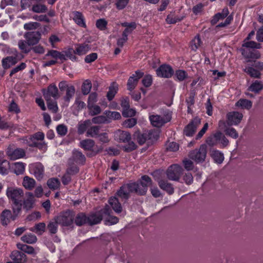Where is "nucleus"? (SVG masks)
<instances>
[{
	"instance_id": "39",
	"label": "nucleus",
	"mask_w": 263,
	"mask_h": 263,
	"mask_svg": "<svg viewBox=\"0 0 263 263\" xmlns=\"http://www.w3.org/2000/svg\"><path fill=\"white\" fill-rule=\"evenodd\" d=\"M94 145L95 142L91 139L83 140L80 143V146L85 150H91Z\"/></svg>"
},
{
	"instance_id": "46",
	"label": "nucleus",
	"mask_w": 263,
	"mask_h": 263,
	"mask_svg": "<svg viewBox=\"0 0 263 263\" xmlns=\"http://www.w3.org/2000/svg\"><path fill=\"white\" fill-rule=\"evenodd\" d=\"M30 146H34L37 147L43 152H45L47 149V144L43 141H35L34 143H28Z\"/></svg>"
},
{
	"instance_id": "15",
	"label": "nucleus",
	"mask_w": 263,
	"mask_h": 263,
	"mask_svg": "<svg viewBox=\"0 0 263 263\" xmlns=\"http://www.w3.org/2000/svg\"><path fill=\"white\" fill-rule=\"evenodd\" d=\"M57 222L64 226H70L73 220V217L70 212H65L56 218Z\"/></svg>"
},
{
	"instance_id": "27",
	"label": "nucleus",
	"mask_w": 263,
	"mask_h": 263,
	"mask_svg": "<svg viewBox=\"0 0 263 263\" xmlns=\"http://www.w3.org/2000/svg\"><path fill=\"white\" fill-rule=\"evenodd\" d=\"M263 89V83L260 81L256 80L253 82L249 87V91L255 93H258Z\"/></svg>"
},
{
	"instance_id": "33",
	"label": "nucleus",
	"mask_w": 263,
	"mask_h": 263,
	"mask_svg": "<svg viewBox=\"0 0 263 263\" xmlns=\"http://www.w3.org/2000/svg\"><path fill=\"white\" fill-rule=\"evenodd\" d=\"M25 164L23 162L14 163L12 166L14 173L17 175L22 174L25 171Z\"/></svg>"
},
{
	"instance_id": "34",
	"label": "nucleus",
	"mask_w": 263,
	"mask_h": 263,
	"mask_svg": "<svg viewBox=\"0 0 263 263\" xmlns=\"http://www.w3.org/2000/svg\"><path fill=\"white\" fill-rule=\"evenodd\" d=\"M202 41L199 36L197 35L191 41L190 43V47L192 50L196 51L202 45Z\"/></svg>"
},
{
	"instance_id": "31",
	"label": "nucleus",
	"mask_w": 263,
	"mask_h": 263,
	"mask_svg": "<svg viewBox=\"0 0 263 263\" xmlns=\"http://www.w3.org/2000/svg\"><path fill=\"white\" fill-rule=\"evenodd\" d=\"M211 156L217 163H221L224 160L223 154L217 150H213L211 152Z\"/></svg>"
},
{
	"instance_id": "11",
	"label": "nucleus",
	"mask_w": 263,
	"mask_h": 263,
	"mask_svg": "<svg viewBox=\"0 0 263 263\" xmlns=\"http://www.w3.org/2000/svg\"><path fill=\"white\" fill-rule=\"evenodd\" d=\"M242 117V114L238 111H231L227 114V122L230 125H236L241 122Z\"/></svg>"
},
{
	"instance_id": "8",
	"label": "nucleus",
	"mask_w": 263,
	"mask_h": 263,
	"mask_svg": "<svg viewBox=\"0 0 263 263\" xmlns=\"http://www.w3.org/2000/svg\"><path fill=\"white\" fill-rule=\"evenodd\" d=\"M182 167L178 164H173L167 170L166 174L167 177L171 180L178 181L182 172Z\"/></svg>"
},
{
	"instance_id": "47",
	"label": "nucleus",
	"mask_w": 263,
	"mask_h": 263,
	"mask_svg": "<svg viewBox=\"0 0 263 263\" xmlns=\"http://www.w3.org/2000/svg\"><path fill=\"white\" fill-rule=\"evenodd\" d=\"M89 113L91 116H95L99 114L101 112L100 107L96 104L87 105Z\"/></svg>"
},
{
	"instance_id": "49",
	"label": "nucleus",
	"mask_w": 263,
	"mask_h": 263,
	"mask_svg": "<svg viewBox=\"0 0 263 263\" xmlns=\"http://www.w3.org/2000/svg\"><path fill=\"white\" fill-rule=\"evenodd\" d=\"M100 127L97 126H93L87 130L86 136L96 137L99 135Z\"/></svg>"
},
{
	"instance_id": "9",
	"label": "nucleus",
	"mask_w": 263,
	"mask_h": 263,
	"mask_svg": "<svg viewBox=\"0 0 263 263\" xmlns=\"http://www.w3.org/2000/svg\"><path fill=\"white\" fill-rule=\"evenodd\" d=\"M7 155L11 160L21 159L25 156V151L21 148H15L13 146H10L7 150Z\"/></svg>"
},
{
	"instance_id": "19",
	"label": "nucleus",
	"mask_w": 263,
	"mask_h": 263,
	"mask_svg": "<svg viewBox=\"0 0 263 263\" xmlns=\"http://www.w3.org/2000/svg\"><path fill=\"white\" fill-rule=\"evenodd\" d=\"M149 119L151 124L157 127L162 126L169 121V120L165 119L164 117L158 115H149Z\"/></svg>"
},
{
	"instance_id": "43",
	"label": "nucleus",
	"mask_w": 263,
	"mask_h": 263,
	"mask_svg": "<svg viewBox=\"0 0 263 263\" xmlns=\"http://www.w3.org/2000/svg\"><path fill=\"white\" fill-rule=\"evenodd\" d=\"M245 71L249 74L251 77L259 78L261 72L255 69L254 67H248L245 69Z\"/></svg>"
},
{
	"instance_id": "52",
	"label": "nucleus",
	"mask_w": 263,
	"mask_h": 263,
	"mask_svg": "<svg viewBox=\"0 0 263 263\" xmlns=\"http://www.w3.org/2000/svg\"><path fill=\"white\" fill-rule=\"evenodd\" d=\"M28 198L24 202V208L27 210L32 208L34 203V196L32 193H28Z\"/></svg>"
},
{
	"instance_id": "40",
	"label": "nucleus",
	"mask_w": 263,
	"mask_h": 263,
	"mask_svg": "<svg viewBox=\"0 0 263 263\" xmlns=\"http://www.w3.org/2000/svg\"><path fill=\"white\" fill-rule=\"evenodd\" d=\"M147 134L146 131H145L143 134H140L139 132H135L134 136H137L138 143L140 145H142L146 141L148 143V137L147 136Z\"/></svg>"
},
{
	"instance_id": "50",
	"label": "nucleus",
	"mask_w": 263,
	"mask_h": 263,
	"mask_svg": "<svg viewBox=\"0 0 263 263\" xmlns=\"http://www.w3.org/2000/svg\"><path fill=\"white\" fill-rule=\"evenodd\" d=\"M45 230V224L43 222L39 223L35 225L33 228L30 229V231L37 234H42Z\"/></svg>"
},
{
	"instance_id": "12",
	"label": "nucleus",
	"mask_w": 263,
	"mask_h": 263,
	"mask_svg": "<svg viewBox=\"0 0 263 263\" xmlns=\"http://www.w3.org/2000/svg\"><path fill=\"white\" fill-rule=\"evenodd\" d=\"M136 183L138 185V194L144 195L147 191L148 186L151 184L152 180L149 177L145 175L142 177L139 182Z\"/></svg>"
},
{
	"instance_id": "38",
	"label": "nucleus",
	"mask_w": 263,
	"mask_h": 263,
	"mask_svg": "<svg viewBox=\"0 0 263 263\" xmlns=\"http://www.w3.org/2000/svg\"><path fill=\"white\" fill-rule=\"evenodd\" d=\"M28 42L23 40H20L18 42V46L19 49L24 53H28L31 50Z\"/></svg>"
},
{
	"instance_id": "32",
	"label": "nucleus",
	"mask_w": 263,
	"mask_h": 263,
	"mask_svg": "<svg viewBox=\"0 0 263 263\" xmlns=\"http://www.w3.org/2000/svg\"><path fill=\"white\" fill-rule=\"evenodd\" d=\"M118 90V85L116 83H112L109 87V90L107 93V98L111 101L114 98Z\"/></svg>"
},
{
	"instance_id": "25",
	"label": "nucleus",
	"mask_w": 263,
	"mask_h": 263,
	"mask_svg": "<svg viewBox=\"0 0 263 263\" xmlns=\"http://www.w3.org/2000/svg\"><path fill=\"white\" fill-rule=\"evenodd\" d=\"M22 184L26 189L31 190L35 186V181L32 178L28 176H25L23 180Z\"/></svg>"
},
{
	"instance_id": "13",
	"label": "nucleus",
	"mask_w": 263,
	"mask_h": 263,
	"mask_svg": "<svg viewBox=\"0 0 263 263\" xmlns=\"http://www.w3.org/2000/svg\"><path fill=\"white\" fill-rule=\"evenodd\" d=\"M24 36L29 45L33 46L39 42L41 37V34L39 31L27 32L24 34Z\"/></svg>"
},
{
	"instance_id": "21",
	"label": "nucleus",
	"mask_w": 263,
	"mask_h": 263,
	"mask_svg": "<svg viewBox=\"0 0 263 263\" xmlns=\"http://www.w3.org/2000/svg\"><path fill=\"white\" fill-rule=\"evenodd\" d=\"M90 49V46L88 44H77L75 46L74 53L78 55H83L87 53Z\"/></svg>"
},
{
	"instance_id": "5",
	"label": "nucleus",
	"mask_w": 263,
	"mask_h": 263,
	"mask_svg": "<svg viewBox=\"0 0 263 263\" xmlns=\"http://www.w3.org/2000/svg\"><path fill=\"white\" fill-rule=\"evenodd\" d=\"M6 195L12 202L22 200L24 192L22 189L15 186H8Z\"/></svg>"
},
{
	"instance_id": "22",
	"label": "nucleus",
	"mask_w": 263,
	"mask_h": 263,
	"mask_svg": "<svg viewBox=\"0 0 263 263\" xmlns=\"http://www.w3.org/2000/svg\"><path fill=\"white\" fill-rule=\"evenodd\" d=\"M26 255L22 252L14 251H13L10 255V258L12 261L10 263H22L25 260Z\"/></svg>"
},
{
	"instance_id": "44",
	"label": "nucleus",
	"mask_w": 263,
	"mask_h": 263,
	"mask_svg": "<svg viewBox=\"0 0 263 263\" xmlns=\"http://www.w3.org/2000/svg\"><path fill=\"white\" fill-rule=\"evenodd\" d=\"M102 219L101 215L99 214H92L88 218V221L90 224L93 225L100 223Z\"/></svg>"
},
{
	"instance_id": "4",
	"label": "nucleus",
	"mask_w": 263,
	"mask_h": 263,
	"mask_svg": "<svg viewBox=\"0 0 263 263\" xmlns=\"http://www.w3.org/2000/svg\"><path fill=\"white\" fill-rule=\"evenodd\" d=\"M162 172L157 170L153 172V175L155 180L158 182L159 187L163 190L166 191L169 194H172L174 190L171 183L167 180L160 178Z\"/></svg>"
},
{
	"instance_id": "42",
	"label": "nucleus",
	"mask_w": 263,
	"mask_h": 263,
	"mask_svg": "<svg viewBox=\"0 0 263 263\" xmlns=\"http://www.w3.org/2000/svg\"><path fill=\"white\" fill-rule=\"evenodd\" d=\"M17 247L18 249L21 250L25 253H26L29 254H35L36 252H35V250L34 248L30 246H28L26 245L18 243L17 245Z\"/></svg>"
},
{
	"instance_id": "45",
	"label": "nucleus",
	"mask_w": 263,
	"mask_h": 263,
	"mask_svg": "<svg viewBox=\"0 0 263 263\" xmlns=\"http://www.w3.org/2000/svg\"><path fill=\"white\" fill-rule=\"evenodd\" d=\"M91 124L90 120H86L83 122H80L78 126V132L79 134H83L87 129L88 127Z\"/></svg>"
},
{
	"instance_id": "59",
	"label": "nucleus",
	"mask_w": 263,
	"mask_h": 263,
	"mask_svg": "<svg viewBox=\"0 0 263 263\" xmlns=\"http://www.w3.org/2000/svg\"><path fill=\"white\" fill-rule=\"evenodd\" d=\"M12 209L15 215H17L21 212L22 206V200L13 202Z\"/></svg>"
},
{
	"instance_id": "64",
	"label": "nucleus",
	"mask_w": 263,
	"mask_h": 263,
	"mask_svg": "<svg viewBox=\"0 0 263 263\" xmlns=\"http://www.w3.org/2000/svg\"><path fill=\"white\" fill-rule=\"evenodd\" d=\"M46 101L48 109L53 112H57L58 110V106L57 102L55 101H52L51 99Z\"/></svg>"
},
{
	"instance_id": "30",
	"label": "nucleus",
	"mask_w": 263,
	"mask_h": 263,
	"mask_svg": "<svg viewBox=\"0 0 263 263\" xmlns=\"http://www.w3.org/2000/svg\"><path fill=\"white\" fill-rule=\"evenodd\" d=\"M228 14L229 10L228 8L223 9L221 13H218L214 15L213 19L211 20V23L212 24H216L218 21H219L220 20L223 19L227 17Z\"/></svg>"
},
{
	"instance_id": "48",
	"label": "nucleus",
	"mask_w": 263,
	"mask_h": 263,
	"mask_svg": "<svg viewBox=\"0 0 263 263\" xmlns=\"http://www.w3.org/2000/svg\"><path fill=\"white\" fill-rule=\"evenodd\" d=\"M49 56H50L55 59H63L65 58H64V54L61 53L60 52H59V51H58L57 50H51L49 51L48 52V53L45 55L44 59H47V58Z\"/></svg>"
},
{
	"instance_id": "41",
	"label": "nucleus",
	"mask_w": 263,
	"mask_h": 263,
	"mask_svg": "<svg viewBox=\"0 0 263 263\" xmlns=\"http://www.w3.org/2000/svg\"><path fill=\"white\" fill-rule=\"evenodd\" d=\"M147 136L148 137V143H152L157 140L159 138V133L157 130H147Z\"/></svg>"
},
{
	"instance_id": "3",
	"label": "nucleus",
	"mask_w": 263,
	"mask_h": 263,
	"mask_svg": "<svg viewBox=\"0 0 263 263\" xmlns=\"http://www.w3.org/2000/svg\"><path fill=\"white\" fill-rule=\"evenodd\" d=\"M59 87L61 91L65 89L66 92L64 96L63 99L64 104L68 106L70 101L74 96L76 89L74 86L72 85H68L65 81H62L59 84Z\"/></svg>"
},
{
	"instance_id": "55",
	"label": "nucleus",
	"mask_w": 263,
	"mask_h": 263,
	"mask_svg": "<svg viewBox=\"0 0 263 263\" xmlns=\"http://www.w3.org/2000/svg\"><path fill=\"white\" fill-rule=\"evenodd\" d=\"M182 17L176 16L174 13H171L168 14L166 18V21L168 24H175L180 21Z\"/></svg>"
},
{
	"instance_id": "1",
	"label": "nucleus",
	"mask_w": 263,
	"mask_h": 263,
	"mask_svg": "<svg viewBox=\"0 0 263 263\" xmlns=\"http://www.w3.org/2000/svg\"><path fill=\"white\" fill-rule=\"evenodd\" d=\"M115 138L120 142L127 143L122 147L125 152H129L137 148L135 142L131 141V135L128 132L118 130L115 133Z\"/></svg>"
},
{
	"instance_id": "63",
	"label": "nucleus",
	"mask_w": 263,
	"mask_h": 263,
	"mask_svg": "<svg viewBox=\"0 0 263 263\" xmlns=\"http://www.w3.org/2000/svg\"><path fill=\"white\" fill-rule=\"evenodd\" d=\"M40 26V25L39 23L30 22L24 25V28L27 30H31L37 29Z\"/></svg>"
},
{
	"instance_id": "17",
	"label": "nucleus",
	"mask_w": 263,
	"mask_h": 263,
	"mask_svg": "<svg viewBox=\"0 0 263 263\" xmlns=\"http://www.w3.org/2000/svg\"><path fill=\"white\" fill-rule=\"evenodd\" d=\"M143 76V73L137 70L129 77L127 82V89L129 90H133L137 85L139 80Z\"/></svg>"
},
{
	"instance_id": "18",
	"label": "nucleus",
	"mask_w": 263,
	"mask_h": 263,
	"mask_svg": "<svg viewBox=\"0 0 263 263\" xmlns=\"http://www.w3.org/2000/svg\"><path fill=\"white\" fill-rule=\"evenodd\" d=\"M158 77L168 78L172 77L174 73L172 68L169 65H162L156 70Z\"/></svg>"
},
{
	"instance_id": "35",
	"label": "nucleus",
	"mask_w": 263,
	"mask_h": 263,
	"mask_svg": "<svg viewBox=\"0 0 263 263\" xmlns=\"http://www.w3.org/2000/svg\"><path fill=\"white\" fill-rule=\"evenodd\" d=\"M47 184L51 190H55L59 188L61 183L58 179L52 178L48 180Z\"/></svg>"
},
{
	"instance_id": "36",
	"label": "nucleus",
	"mask_w": 263,
	"mask_h": 263,
	"mask_svg": "<svg viewBox=\"0 0 263 263\" xmlns=\"http://www.w3.org/2000/svg\"><path fill=\"white\" fill-rule=\"evenodd\" d=\"M73 157L76 162L79 164H84L86 158L85 156L80 151L75 150L73 152Z\"/></svg>"
},
{
	"instance_id": "57",
	"label": "nucleus",
	"mask_w": 263,
	"mask_h": 263,
	"mask_svg": "<svg viewBox=\"0 0 263 263\" xmlns=\"http://www.w3.org/2000/svg\"><path fill=\"white\" fill-rule=\"evenodd\" d=\"M47 7L43 4H36L33 5L32 11L35 13H44L47 10Z\"/></svg>"
},
{
	"instance_id": "23",
	"label": "nucleus",
	"mask_w": 263,
	"mask_h": 263,
	"mask_svg": "<svg viewBox=\"0 0 263 263\" xmlns=\"http://www.w3.org/2000/svg\"><path fill=\"white\" fill-rule=\"evenodd\" d=\"M220 136H221V133L219 132H217L207 138L206 143L211 146L216 145L220 142Z\"/></svg>"
},
{
	"instance_id": "62",
	"label": "nucleus",
	"mask_w": 263,
	"mask_h": 263,
	"mask_svg": "<svg viewBox=\"0 0 263 263\" xmlns=\"http://www.w3.org/2000/svg\"><path fill=\"white\" fill-rule=\"evenodd\" d=\"M129 0H115V6L117 9H124L129 3Z\"/></svg>"
},
{
	"instance_id": "58",
	"label": "nucleus",
	"mask_w": 263,
	"mask_h": 263,
	"mask_svg": "<svg viewBox=\"0 0 263 263\" xmlns=\"http://www.w3.org/2000/svg\"><path fill=\"white\" fill-rule=\"evenodd\" d=\"M137 119L132 118L125 120L122 123V125L125 128H130L134 127L137 124Z\"/></svg>"
},
{
	"instance_id": "6",
	"label": "nucleus",
	"mask_w": 263,
	"mask_h": 263,
	"mask_svg": "<svg viewBox=\"0 0 263 263\" xmlns=\"http://www.w3.org/2000/svg\"><path fill=\"white\" fill-rule=\"evenodd\" d=\"M206 152V145L202 144L198 149H195L190 152V157L196 163H200L204 161Z\"/></svg>"
},
{
	"instance_id": "28",
	"label": "nucleus",
	"mask_w": 263,
	"mask_h": 263,
	"mask_svg": "<svg viewBox=\"0 0 263 263\" xmlns=\"http://www.w3.org/2000/svg\"><path fill=\"white\" fill-rule=\"evenodd\" d=\"M73 19L74 21L80 26L86 27V24L84 17L81 12L76 11L73 13Z\"/></svg>"
},
{
	"instance_id": "53",
	"label": "nucleus",
	"mask_w": 263,
	"mask_h": 263,
	"mask_svg": "<svg viewBox=\"0 0 263 263\" xmlns=\"http://www.w3.org/2000/svg\"><path fill=\"white\" fill-rule=\"evenodd\" d=\"M92 87L91 82L89 80H86L82 86V91L83 95H86L89 93Z\"/></svg>"
},
{
	"instance_id": "29",
	"label": "nucleus",
	"mask_w": 263,
	"mask_h": 263,
	"mask_svg": "<svg viewBox=\"0 0 263 263\" xmlns=\"http://www.w3.org/2000/svg\"><path fill=\"white\" fill-rule=\"evenodd\" d=\"M108 202L112 209L116 213H120L122 211L121 204L116 197H111L109 199Z\"/></svg>"
},
{
	"instance_id": "2",
	"label": "nucleus",
	"mask_w": 263,
	"mask_h": 263,
	"mask_svg": "<svg viewBox=\"0 0 263 263\" xmlns=\"http://www.w3.org/2000/svg\"><path fill=\"white\" fill-rule=\"evenodd\" d=\"M242 47L247 49H241L242 54L246 58L258 59L260 57L259 53L258 51L253 52L250 49H259L260 44L257 43L254 41H249V40H245L242 44Z\"/></svg>"
},
{
	"instance_id": "7",
	"label": "nucleus",
	"mask_w": 263,
	"mask_h": 263,
	"mask_svg": "<svg viewBox=\"0 0 263 263\" xmlns=\"http://www.w3.org/2000/svg\"><path fill=\"white\" fill-rule=\"evenodd\" d=\"M138 185L135 183H129L121 187L118 192V195L121 198L127 199L130 193L135 192L138 194L137 187Z\"/></svg>"
},
{
	"instance_id": "51",
	"label": "nucleus",
	"mask_w": 263,
	"mask_h": 263,
	"mask_svg": "<svg viewBox=\"0 0 263 263\" xmlns=\"http://www.w3.org/2000/svg\"><path fill=\"white\" fill-rule=\"evenodd\" d=\"M104 114L106 116V118L108 120H118L121 118L120 114L117 111H111L106 110Z\"/></svg>"
},
{
	"instance_id": "16",
	"label": "nucleus",
	"mask_w": 263,
	"mask_h": 263,
	"mask_svg": "<svg viewBox=\"0 0 263 263\" xmlns=\"http://www.w3.org/2000/svg\"><path fill=\"white\" fill-rule=\"evenodd\" d=\"M44 97L46 101L51 99V97L57 99L59 97V90L54 84L49 85L47 89L44 91Z\"/></svg>"
},
{
	"instance_id": "10",
	"label": "nucleus",
	"mask_w": 263,
	"mask_h": 263,
	"mask_svg": "<svg viewBox=\"0 0 263 263\" xmlns=\"http://www.w3.org/2000/svg\"><path fill=\"white\" fill-rule=\"evenodd\" d=\"M29 172L33 175L38 180L42 179L44 177V167L40 162L32 163L29 166Z\"/></svg>"
},
{
	"instance_id": "60",
	"label": "nucleus",
	"mask_w": 263,
	"mask_h": 263,
	"mask_svg": "<svg viewBox=\"0 0 263 263\" xmlns=\"http://www.w3.org/2000/svg\"><path fill=\"white\" fill-rule=\"evenodd\" d=\"M44 139V134L42 132H37L33 135L30 139L31 142L30 143H34L35 141H43Z\"/></svg>"
},
{
	"instance_id": "56",
	"label": "nucleus",
	"mask_w": 263,
	"mask_h": 263,
	"mask_svg": "<svg viewBox=\"0 0 263 263\" xmlns=\"http://www.w3.org/2000/svg\"><path fill=\"white\" fill-rule=\"evenodd\" d=\"M91 122L94 124H102L107 123L109 121H108L106 115H101L93 117L91 120Z\"/></svg>"
},
{
	"instance_id": "14",
	"label": "nucleus",
	"mask_w": 263,
	"mask_h": 263,
	"mask_svg": "<svg viewBox=\"0 0 263 263\" xmlns=\"http://www.w3.org/2000/svg\"><path fill=\"white\" fill-rule=\"evenodd\" d=\"M200 124L199 118H194L184 128V134L188 137H191L196 132L197 128Z\"/></svg>"
},
{
	"instance_id": "54",
	"label": "nucleus",
	"mask_w": 263,
	"mask_h": 263,
	"mask_svg": "<svg viewBox=\"0 0 263 263\" xmlns=\"http://www.w3.org/2000/svg\"><path fill=\"white\" fill-rule=\"evenodd\" d=\"M11 216V212L10 210H4L1 215L2 223L3 225H6L9 221V218Z\"/></svg>"
},
{
	"instance_id": "20",
	"label": "nucleus",
	"mask_w": 263,
	"mask_h": 263,
	"mask_svg": "<svg viewBox=\"0 0 263 263\" xmlns=\"http://www.w3.org/2000/svg\"><path fill=\"white\" fill-rule=\"evenodd\" d=\"M18 62L17 55L8 56L2 61V64L4 69H8L14 65Z\"/></svg>"
},
{
	"instance_id": "61",
	"label": "nucleus",
	"mask_w": 263,
	"mask_h": 263,
	"mask_svg": "<svg viewBox=\"0 0 263 263\" xmlns=\"http://www.w3.org/2000/svg\"><path fill=\"white\" fill-rule=\"evenodd\" d=\"M136 111L130 107L124 108L122 111V115L124 117H132L136 115Z\"/></svg>"
},
{
	"instance_id": "26",
	"label": "nucleus",
	"mask_w": 263,
	"mask_h": 263,
	"mask_svg": "<svg viewBox=\"0 0 263 263\" xmlns=\"http://www.w3.org/2000/svg\"><path fill=\"white\" fill-rule=\"evenodd\" d=\"M235 106L241 109H250L252 106V102L247 99H241L236 103Z\"/></svg>"
},
{
	"instance_id": "37",
	"label": "nucleus",
	"mask_w": 263,
	"mask_h": 263,
	"mask_svg": "<svg viewBox=\"0 0 263 263\" xmlns=\"http://www.w3.org/2000/svg\"><path fill=\"white\" fill-rule=\"evenodd\" d=\"M21 240L27 243L32 244L36 242L37 238L35 235L31 233H28L21 237Z\"/></svg>"
},
{
	"instance_id": "24",
	"label": "nucleus",
	"mask_w": 263,
	"mask_h": 263,
	"mask_svg": "<svg viewBox=\"0 0 263 263\" xmlns=\"http://www.w3.org/2000/svg\"><path fill=\"white\" fill-rule=\"evenodd\" d=\"M0 51L4 54L17 55L18 51L15 48H11L9 46L4 44H0Z\"/></svg>"
}]
</instances>
